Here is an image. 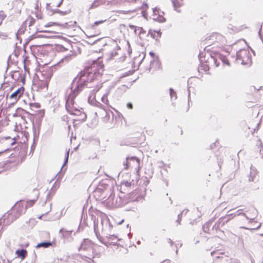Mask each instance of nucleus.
I'll list each match as a JSON object with an SVG mask.
<instances>
[{
    "label": "nucleus",
    "mask_w": 263,
    "mask_h": 263,
    "mask_svg": "<svg viewBox=\"0 0 263 263\" xmlns=\"http://www.w3.org/2000/svg\"><path fill=\"white\" fill-rule=\"evenodd\" d=\"M204 45L206 46L207 50H211L212 52L217 53L220 50L224 49L226 46L227 41L222 35L218 33H212L207 36L203 41Z\"/></svg>",
    "instance_id": "obj_1"
},
{
    "label": "nucleus",
    "mask_w": 263,
    "mask_h": 263,
    "mask_svg": "<svg viewBox=\"0 0 263 263\" xmlns=\"http://www.w3.org/2000/svg\"><path fill=\"white\" fill-rule=\"evenodd\" d=\"M104 65L100 58H98L96 61H94L90 66L85 69L87 73V81H98L101 78L102 72L104 71Z\"/></svg>",
    "instance_id": "obj_2"
},
{
    "label": "nucleus",
    "mask_w": 263,
    "mask_h": 263,
    "mask_svg": "<svg viewBox=\"0 0 263 263\" xmlns=\"http://www.w3.org/2000/svg\"><path fill=\"white\" fill-rule=\"evenodd\" d=\"M52 74L50 71H43L41 76L38 77V80L35 83L37 90L40 91L43 89H47Z\"/></svg>",
    "instance_id": "obj_3"
},
{
    "label": "nucleus",
    "mask_w": 263,
    "mask_h": 263,
    "mask_svg": "<svg viewBox=\"0 0 263 263\" xmlns=\"http://www.w3.org/2000/svg\"><path fill=\"white\" fill-rule=\"evenodd\" d=\"M126 58L125 52L118 45H116L112 51L108 55V59L114 60L117 62H123Z\"/></svg>",
    "instance_id": "obj_4"
},
{
    "label": "nucleus",
    "mask_w": 263,
    "mask_h": 263,
    "mask_svg": "<svg viewBox=\"0 0 263 263\" xmlns=\"http://www.w3.org/2000/svg\"><path fill=\"white\" fill-rule=\"evenodd\" d=\"M66 107L67 111L70 114L77 115L80 113V115L84 116V118H86V116L84 113L81 112L80 110L77 109L75 106H74V100L73 99H70V96L68 97L66 101Z\"/></svg>",
    "instance_id": "obj_5"
},
{
    "label": "nucleus",
    "mask_w": 263,
    "mask_h": 263,
    "mask_svg": "<svg viewBox=\"0 0 263 263\" xmlns=\"http://www.w3.org/2000/svg\"><path fill=\"white\" fill-rule=\"evenodd\" d=\"M140 164V159L136 157H128L126 159V161L123 165L124 168L127 170L133 166L139 167Z\"/></svg>",
    "instance_id": "obj_6"
},
{
    "label": "nucleus",
    "mask_w": 263,
    "mask_h": 263,
    "mask_svg": "<svg viewBox=\"0 0 263 263\" xmlns=\"http://www.w3.org/2000/svg\"><path fill=\"white\" fill-rule=\"evenodd\" d=\"M94 245L89 240H85L81 244L79 248V251L90 250L93 253Z\"/></svg>",
    "instance_id": "obj_7"
},
{
    "label": "nucleus",
    "mask_w": 263,
    "mask_h": 263,
    "mask_svg": "<svg viewBox=\"0 0 263 263\" xmlns=\"http://www.w3.org/2000/svg\"><path fill=\"white\" fill-rule=\"evenodd\" d=\"M101 81L99 82H97V87L96 88H94L92 90L91 93L89 95L88 97V101L89 102L94 103L96 101V93L99 91V90L102 87V84L101 83H100Z\"/></svg>",
    "instance_id": "obj_8"
},
{
    "label": "nucleus",
    "mask_w": 263,
    "mask_h": 263,
    "mask_svg": "<svg viewBox=\"0 0 263 263\" xmlns=\"http://www.w3.org/2000/svg\"><path fill=\"white\" fill-rule=\"evenodd\" d=\"M30 115V114L22 108H17L15 112L13 114L14 117H21L23 120H25L26 119V115Z\"/></svg>",
    "instance_id": "obj_9"
},
{
    "label": "nucleus",
    "mask_w": 263,
    "mask_h": 263,
    "mask_svg": "<svg viewBox=\"0 0 263 263\" xmlns=\"http://www.w3.org/2000/svg\"><path fill=\"white\" fill-rule=\"evenodd\" d=\"M24 88L21 87L18 88L15 91L13 92L10 96L11 99H14L15 101L18 100L23 95L24 92Z\"/></svg>",
    "instance_id": "obj_10"
},
{
    "label": "nucleus",
    "mask_w": 263,
    "mask_h": 263,
    "mask_svg": "<svg viewBox=\"0 0 263 263\" xmlns=\"http://www.w3.org/2000/svg\"><path fill=\"white\" fill-rule=\"evenodd\" d=\"M249 53L246 50L240 51L237 54V58L242 60V63H246L249 60Z\"/></svg>",
    "instance_id": "obj_11"
},
{
    "label": "nucleus",
    "mask_w": 263,
    "mask_h": 263,
    "mask_svg": "<svg viewBox=\"0 0 263 263\" xmlns=\"http://www.w3.org/2000/svg\"><path fill=\"white\" fill-rule=\"evenodd\" d=\"M119 240L116 236L110 235L107 237L106 245H116Z\"/></svg>",
    "instance_id": "obj_12"
},
{
    "label": "nucleus",
    "mask_w": 263,
    "mask_h": 263,
    "mask_svg": "<svg viewBox=\"0 0 263 263\" xmlns=\"http://www.w3.org/2000/svg\"><path fill=\"white\" fill-rule=\"evenodd\" d=\"M161 68V65L158 61L153 60L152 62H151L149 69L152 71V72L159 70Z\"/></svg>",
    "instance_id": "obj_13"
},
{
    "label": "nucleus",
    "mask_w": 263,
    "mask_h": 263,
    "mask_svg": "<svg viewBox=\"0 0 263 263\" xmlns=\"http://www.w3.org/2000/svg\"><path fill=\"white\" fill-rule=\"evenodd\" d=\"M15 254L17 257L23 260L27 255V251L25 249L17 250L15 252Z\"/></svg>",
    "instance_id": "obj_14"
},
{
    "label": "nucleus",
    "mask_w": 263,
    "mask_h": 263,
    "mask_svg": "<svg viewBox=\"0 0 263 263\" xmlns=\"http://www.w3.org/2000/svg\"><path fill=\"white\" fill-rule=\"evenodd\" d=\"M209 66L207 64L203 63L200 65L198 69L200 72H202L203 71L204 72H207L209 70Z\"/></svg>",
    "instance_id": "obj_15"
},
{
    "label": "nucleus",
    "mask_w": 263,
    "mask_h": 263,
    "mask_svg": "<svg viewBox=\"0 0 263 263\" xmlns=\"http://www.w3.org/2000/svg\"><path fill=\"white\" fill-rule=\"evenodd\" d=\"M51 246H52V243L50 242H43L38 243L36 245V248H39L43 247V248H48Z\"/></svg>",
    "instance_id": "obj_16"
},
{
    "label": "nucleus",
    "mask_w": 263,
    "mask_h": 263,
    "mask_svg": "<svg viewBox=\"0 0 263 263\" xmlns=\"http://www.w3.org/2000/svg\"><path fill=\"white\" fill-rule=\"evenodd\" d=\"M104 3L103 0H95L91 4L90 8H95Z\"/></svg>",
    "instance_id": "obj_17"
},
{
    "label": "nucleus",
    "mask_w": 263,
    "mask_h": 263,
    "mask_svg": "<svg viewBox=\"0 0 263 263\" xmlns=\"http://www.w3.org/2000/svg\"><path fill=\"white\" fill-rule=\"evenodd\" d=\"M101 101L106 106H110L109 101V100L108 99V97H107V94H105V95H103V96L101 98Z\"/></svg>",
    "instance_id": "obj_18"
},
{
    "label": "nucleus",
    "mask_w": 263,
    "mask_h": 263,
    "mask_svg": "<svg viewBox=\"0 0 263 263\" xmlns=\"http://www.w3.org/2000/svg\"><path fill=\"white\" fill-rule=\"evenodd\" d=\"M173 3L174 7L176 9H177V8H180L183 5V1H177L173 0Z\"/></svg>",
    "instance_id": "obj_19"
},
{
    "label": "nucleus",
    "mask_w": 263,
    "mask_h": 263,
    "mask_svg": "<svg viewBox=\"0 0 263 263\" xmlns=\"http://www.w3.org/2000/svg\"><path fill=\"white\" fill-rule=\"evenodd\" d=\"M219 58L224 64L230 65L228 60L225 57L220 56Z\"/></svg>",
    "instance_id": "obj_20"
},
{
    "label": "nucleus",
    "mask_w": 263,
    "mask_h": 263,
    "mask_svg": "<svg viewBox=\"0 0 263 263\" xmlns=\"http://www.w3.org/2000/svg\"><path fill=\"white\" fill-rule=\"evenodd\" d=\"M59 26V24L57 23H52V22H50V23H48V24H46L45 25V27H51V26Z\"/></svg>",
    "instance_id": "obj_21"
},
{
    "label": "nucleus",
    "mask_w": 263,
    "mask_h": 263,
    "mask_svg": "<svg viewBox=\"0 0 263 263\" xmlns=\"http://www.w3.org/2000/svg\"><path fill=\"white\" fill-rule=\"evenodd\" d=\"M30 106L34 107L36 108H39L40 107V104L38 103H30Z\"/></svg>",
    "instance_id": "obj_22"
},
{
    "label": "nucleus",
    "mask_w": 263,
    "mask_h": 263,
    "mask_svg": "<svg viewBox=\"0 0 263 263\" xmlns=\"http://www.w3.org/2000/svg\"><path fill=\"white\" fill-rule=\"evenodd\" d=\"M8 37V34L7 33H3L0 32V38L2 39H6Z\"/></svg>",
    "instance_id": "obj_23"
},
{
    "label": "nucleus",
    "mask_w": 263,
    "mask_h": 263,
    "mask_svg": "<svg viewBox=\"0 0 263 263\" xmlns=\"http://www.w3.org/2000/svg\"><path fill=\"white\" fill-rule=\"evenodd\" d=\"M146 137L145 135H141L140 140L137 142L143 143L145 140Z\"/></svg>",
    "instance_id": "obj_24"
},
{
    "label": "nucleus",
    "mask_w": 263,
    "mask_h": 263,
    "mask_svg": "<svg viewBox=\"0 0 263 263\" xmlns=\"http://www.w3.org/2000/svg\"><path fill=\"white\" fill-rule=\"evenodd\" d=\"M59 30L58 29H56V30H45L44 31L46 32H51V33H59Z\"/></svg>",
    "instance_id": "obj_25"
},
{
    "label": "nucleus",
    "mask_w": 263,
    "mask_h": 263,
    "mask_svg": "<svg viewBox=\"0 0 263 263\" xmlns=\"http://www.w3.org/2000/svg\"><path fill=\"white\" fill-rule=\"evenodd\" d=\"M138 30H140V33H139L140 38L142 39L143 37L142 36V34H146V32L145 31L143 30V29L142 28L139 29Z\"/></svg>",
    "instance_id": "obj_26"
},
{
    "label": "nucleus",
    "mask_w": 263,
    "mask_h": 263,
    "mask_svg": "<svg viewBox=\"0 0 263 263\" xmlns=\"http://www.w3.org/2000/svg\"><path fill=\"white\" fill-rule=\"evenodd\" d=\"M35 201V200H29L27 202V205L31 206L34 203Z\"/></svg>",
    "instance_id": "obj_27"
},
{
    "label": "nucleus",
    "mask_w": 263,
    "mask_h": 263,
    "mask_svg": "<svg viewBox=\"0 0 263 263\" xmlns=\"http://www.w3.org/2000/svg\"><path fill=\"white\" fill-rule=\"evenodd\" d=\"M100 254L99 253H96L95 254L93 255L92 256V258H90V257H88L89 259H92V261L93 262H94V261H93V258H95V257H97V258H99L100 257Z\"/></svg>",
    "instance_id": "obj_28"
},
{
    "label": "nucleus",
    "mask_w": 263,
    "mask_h": 263,
    "mask_svg": "<svg viewBox=\"0 0 263 263\" xmlns=\"http://www.w3.org/2000/svg\"><path fill=\"white\" fill-rule=\"evenodd\" d=\"M126 106L128 109H133V104L132 103H130V102L127 103Z\"/></svg>",
    "instance_id": "obj_29"
},
{
    "label": "nucleus",
    "mask_w": 263,
    "mask_h": 263,
    "mask_svg": "<svg viewBox=\"0 0 263 263\" xmlns=\"http://www.w3.org/2000/svg\"><path fill=\"white\" fill-rule=\"evenodd\" d=\"M211 57L212 59H213V60L215 62V64L216 65V66H217V67L219 65V63H217V59H216L215 58H213L212 55H211Z\"/></svg>",
    "instance_id": "obj_30"
},
{
    "label": "nucleus",
    "mask_w": 263,
    "mask_h": 263,
    "mask_svg": "<svg viewBox=\"0 0 263 263\" xmlns=\"http://www.w3.org/2000/svg\"><path fill=\"white\" fill-rule=\"evenodd\" d=\"M125 2H128V3H135L136 2V0H124Z\"/></svg>",
    "instance_id": "obj_31"
},
{
    "label": "nucleus",
    "mask_w": 263,
    "mask_h": 263,
    "mask_svg": "<svg viewBox=\"0 0 263 263\" xmlns=\"http://www.w3.org/2000/svg\"><path fill=\"white\" fill-rule=\"evenodd\" d=\"M161 263H171V262L169 260H164Z\"/></svg>",
    "instance_id": "obj_32"
},
{
    "label": "nucleus",
    "mask_w": 263,
    "mask_h": 263,
    "mask_svg": "<svg viewBox=\"0 0 263 263\" xmlns=\"http://www.w3.org/2000/svg\"><path fill=\"white\" fill-rule=\"evenodd\" d=\"M14 139L15 140V141H14V142L12 143L11 144H14L15 143H21V142H18V140L16 139V138H14Z\"/></svg>",
    "instance_id": "obj_33"
},
{
    "label": "nucleus",
    "mask_w": 263,
    "mask_h": 263,
    "mask_svg": "<svg viewBox=\"0 0 263 263\" xmlns=\"http://www.w3.org/2000/svg\"><path fill=\"white\" fill-rule=\"evenodd\" d=\"M202 54L201 53H200L199 55V59L201 60V61H204V59H202Z\"/></svg>",
    "instance_id": "obj_34"
},
{
    "label": "nucleus",
    "mask_w": 263,
    "mask_h": 263,
    "mask_svg": "<svg viewBox=\"0 0 263 263\" xmlns=\"http://www.w3.org/2000/svg\"><path fill=\"white\" fill-rule=\"evenodd\" d=\"M98 107H100V108H104V107H103V105H102L101 104L99 103V105H98Z\"/></svg>",
    "instance_id": "obj_35"
},
{
    "label": "nucleus",
    "mask_w": 263,
    "mask_h": 263,
    "mask_svg": "<svg viewBox=\"0 0 263 263\" xmlns=\"http://www.w3.org/2000/svg\"><path fill=\"white\" fill-rule=\"evenodd\" d=\"M103 21L96 22L95 23V24H96V25H98V24H100V23H103Z\"/></svg>",
    "instance_id": "obj_36"
},
{
    "label": "nucleus",
    "mask_w": 263,
    "mask_h": 263,
    "mask_svg": "<svg viewBox=\"0 0 263 263\" xmlns=\"http://www.w3.org/2000/svg\"><path fill=\"white\" fill-rule=\"evenodd\" d=\"M260 227V224H259V225L257 226V228H258Z\"/></svg>",
    "instance_id": "obj_37"
},
{
    "label": "nucleus",
    "mask_w": 263,
    "mask_h": 263,
    "mask_svg": "<svg viewBox=\"0 0 263 263\" xmlns=\"http://www.w3.org/2000/svg\"><path fill=\"white\" fill-rule=\"evenodd\" d=\"M68 152L67 154V159H68Z\"/></svg>",
    "instance_id": "obj_38"
},
{
    "label": "nucleus",
    "mask_w": 263,
    "mask_h": 263,
    "mask_svg": "<svg viewBox=\"0 0 263 263\" xmlns=\"http://www.w3.org/2000/svg\"><path fill=\"white\" fill-rule=\"evenodd\" d=\"M150 54H151V55H154V53H152V52H150Z\"/></svg>",
    "instance_id": "obj_39"
}]
</instances>
